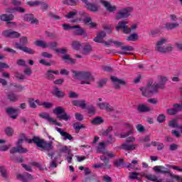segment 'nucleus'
I'll use <instances>...</instances> for the list:
<instances>
[{
  "instance_id": "nucleus-27",
  "label": "nucleus",
  "mask_w": 182,
  "mask_h": 182,
  "mask_svg": "<svg viewBox=\"0 0 182 182\" xmlns=\"http://www.w3.org/2000/svg\"><path fill=\"white\" fill-rule=\"evenodd\" d=\"M36 103L38 106H43V107H45V109H50L53 107V104L50 102H42V101H40L39 100H36Z\"/></svg>"
},
{
  "instance_id": "nucleus-42",
  "label": "nucleus",
  "mask_w": 182,
  "mask_h": 182,
  "mask_svg": "<svg viewBox=\"0 0 182 182\" xmlns=\"http://www.w3.org/2000/svg\"><path fill=\"white\" fill-rule=\"evenodd\" d=\"M54 95L56 97H65V92L59 90L58 87H54Z\"/></svg>"
},
{
  "instance_id": "nucleus-12",
  "label": "nucleus",
  "mask_w": 182,
  "mask_h": 182,
  "mask_svg": "<svg viewBox=\"0 0 182 182\" xmlns=\"http://www.w3.org/2000/svg\"><path fill=\"white\" fill-rule=\"evenodd\" d=\"M97 107H99L100 110H106V112H114V108L107 102L97 103Z\"/></svg>"
},
{
  "instance_id": "nucleus-57",
  "label": "nucleus",
  "mask_w": 182,
  "mask_h": 182,
  "mask_svg": "<svg viewBox=\"0 0 182 182\" xmlns=\"http://www.w3.org/2000/svg\"><path fill=\"white\" fill-rule=\"evenodd\" d=\"M36 100H33V98L28 99V104L30 105V107L32 109H36Z\"/></svg>"
},
{
  "instance_id": "nucleus-36",
  "label": "nucleus",
  "mask_w": 182,
  "mask_h": 182,
  "mask_svg": "<svg viewBox=\"0 0 182 182\" xmlns=\"http://www.w3.org/2000/svg\"><path fill=\"white\" fill-rule=\"evenodd\" d=\"M92 46L86 43L82 48V55H89V53L92 52Z\"/></svg>"
},
{
  "instance_id": "nucleus-3",
  "label": "nucleus",
  "mask_w": 182,
  "mask_h": 182,
  "mask_svg": "<svg viewBox=\"0 0 182 182\" xmlns=\"http://www.w3.org/2000/svg\"><path fill=\"white\" fill-rule=\"evenodd\" d=\"M53 112L57 116L56 117L59 120H65V122H68L71 119L70 115H69L68 113L65 110V108L62 107H56L53 110Z\"/></svg>"
},
{
  "instance_id": "nucleus-47",
  "label": "nucleus",
  "mask_w": 182,
  "mask_h": 182,
  "mask_svg": "<svg viewBox=\"0 0 182 182\" xmlns=\"http://www.w3.org/2000/svg\"><path fill=\"white\" fill-rule=\"evenodd\" d=\"M11 86H13V87H16V92H22L25 89V87H23L22 85H19L17 83H11Z\"/></svg>"
},
{
  "instance_id": "nucleus-22",
  "label": "nucleus",
  "mask_w": 182,
  "mask_h": 182,
  "mask_svg": "<svg viewBox=\"0 0 182 182\" xmlns=\"http://www.w3.org/2000/svg\"><path fill=\"white\" fill-rule=\"evenodd\" d=\"M61 59L63 60L64 63H68L70 65H75V63H76V60L70 58V55L68 54L63 55Z\"/></svg>"
},
{
  "instance_id": "nucleus-19",
  "label": "nucleus",
  "mask_w": 182,
  "mask_h": 182,
  "mask_svg": "<svg viewBox=\"0 0 182 182\" xmlns=\"http://www.w3.org/2000/svg\"><path fill=\"white\" fill-rule=\"evenodd\" d=\"M105 38H106V32L100 31L97 33V36L94 38V42L97 43H105Z\"/></svg>"
},
{
  "instance_id": "nucleus-18",
  "label": "nucleus",
  "mask_w": 182,
  "mask_h": 182,
  "mask_svg": "<svg viewBox=\"0 0 182 182\" xmlns=\"http://www.w3.org/2000/svg\"><path fill=\"white\" fill-rule=\"evenodd\" d=\"M137 147H139L138 144H130L129 141H126L122 144V149H123V150H126L127 151H133V150H136Z\"/></svg>"
},
{
  "instance_id": "nucleus-21",
  "label": "nucleus",
  "mask_w": 182,
  "mask_h": 182,
  "mask_svg": "<svg viewBox=\"0 0 182 182\" xmlns=\"http://www.w3.org/2000/svg\"><path fill=\"white\" fill-rule=\"evenodd\" d=\"M85 4L86 8L92 12H97V6L96 4L89 3L87 0H80Z\"/></svg>"
},
{
  "instance_id": "nucleus-51",
  "label": "nucleus",
  "mask_w": 182,
  "mask_h": 182,
  "mask_svg": "<svg viewBox=\"0 0 182 182\" xmlns=\"http://www.w3.org/2000/svg\"><path fill=\"white\" fill-rule=\"evenodd\" d=\"M112 132H113V127H108L106 130L102 132V136H109Z\"/></svg>"
},
{
  "instance_id": "nucleus-2",
  "label": "nucleus",
  "mask_w": 182,
  "mask_h": 182,
  "mask_svg": "<svg viewBox=\"0 0 182 182\" xmlns=\"http://www.w3.org/2000/svg\"><path fill=\"white\" fill-rule=\"evenodd\" d=\"M167 42H168V40H167L166 38H162L159 40L156 43L155 50L160 52L161 53H167L168 52H171V50H173V46H171V44L164 46Z\"/></svg>"
},
{
  "instance_id": "nucleus-35",
  "label": "nucleus",
  "mask_w": 182,
  "mask_h": 182,
  "mask_svg": "<svg viewBox=\"0 0 182 182\" xmlns=\"http://www.w3.org/2000/svg\"><path fill=\"white\" fill-rule=\"evenodd\" d=\"M33 44L36 46H38L40 48H48V43H46L42 40H37V41H34Z\"/></svg>"
},
{
  "instance_id": "nucleus-10",
  "label": "nucleus",
  "mask_w": 182,
  "mask_h": 182,
  "mask_svg": "<svg viewBox=\"0 0 182 182\" xmlns=\"http://www.w3.org/2000/svg\"><path fill=\"white\" fill-rule=\"evenodd\" d=\"M111 80L114 85V89L117 90H120V85L122 86H126V81L124 80H120L116 76H111Z\"/></svg>"
},
{
  "instance_id": "nucleus-45",
  "label": "nucleus",
  "mask_w": 182,
  "mask_h": 182,
  "mask_svg": "<svg viewBox=\"0 0 182 182\" xmlns=\"http://www.w3.org/2000/svg\"><path fill=\"white\" fill-rule=\"evenodd\" d=\"M4 132L6 134V136H9V137H12V136H14V129H12V127H6L4 129Z\"/></svg>"
},
{
  "instance_id": "nucleus-1",
  "label": "nucleus",
  "mask_w": 182,
  "mask_h": 182,
  "mask_svg": "<svg viewBox=\"0 0 182 182\" xmlns=\"http://www.w3.org/2000/svg\"><path fill=\"white\" fill-rule=\"evenodd\" d=\"M34 143L36 144L37 147L41 149V150H44L46 151H50L53 150V142L52 141H46L45 139H40L38 136H33L32 139H28V143Z\"/></svg>"
},
{
  "instance_id": "nucleus-59",
  "label": "nucleus",
  "mask_w": 182,
  "mask_h": 182,
  "mask_svg": "<svg viewBox=\"0 0 182 182\" xmlns=\"http://www.w3.org/2000/svg\"><path fill=\"white\" fill-rule=\"evenodd\" d=\"M145 178H147V180H149L151 181H157V176L156 175H146Z\"/></svg>"
},
{
  "instance_id": "nucleus-9",
  "label": "nucleus",
  "mask_w": 182,
  "mask_h": 182,
  "mask_svg": "<svg viewBox=\"0 0 182 182\" xmlns=\"http://www.w3.org/2000/svg\"><path fill=\"white\" fill-rule=\"evenodd\" d=\"M74 30L73 31V35L75 36H82V38H87V33H86V31L83 29V28L80 27L79 25L74 26Z\"/></svg>"
},
{
  "instance_id": "nucleus-25",
  "label": "nucleus",
  "mask_w": 182,
  "mask_h": 182,
  "mask_svg": "<svg viewBox=\"0 0 182 182\" xmlns=\"http://www.w3.org/2000/svg\"><path fill=\"white\" fill-rule=\"evenodd\" d=\"M1 21L4 22H9V21H14L15 19V16L14 14H1L0 16Z\"/></svg>"
},
{
  "instance_id": "nucleus-15",
  "label": "nucleus",
  "mask_w": 182,
  "mask_h": 182,
  "mask_svg": "<svg viewBox=\"0 0 182 182\" xmlns=\"http://www.w3.org/2000/svg\"><path fill=\"white\" fill-rule=\"evenodd\" d=\"M16 178L22 182H28L31 180H33V176L29 173H25L24 174H17Z\"/></svg>"
},
{
  "instance_id": "nucleus-7",
  "label": "nucleus",
  "mask_w": 182,
  "mask_h": 182,
  "mask_svg": "<svg viewBox=\"0 0 182 182\" xmlns=\"http://www.w3.org/2000/svg\"><path fill=\"white\" fill-rule=\"evenodd\" d=\"M39 117H41V119H45L47 120L50 124H55V126H59L60 127H62V124H60V122H58L56 119L52 118L48 112H41L39 114Z\"/></svg>"
},
{
  "instance_id": "nucleus-29",
  "label": "nucleus",
  "mask_w": 182,
  "mask_h": 182,
  "mask_svg": "<svg viewBox=\"0 0 182 182\" xmlns=\"http://www.w3.org/2000/svg\"><path fill=\"white\" fill-rule=\"evenodd\" d=\"M73 106H77L78 107H82V109H86V101L82 100H73L72 102Z\"/></svg>"
},
{
  "instance_id": "nucleus-30",
  "label": "nucleus",
  "mask_w": 182,
  "mask_h": 182,
  "mask_svg": "<svg viewBox=\"0 0 182 182\" xmlns=\"http://www.w3.org/2000/svg\"><path fill=\"white\" fill-rule=\"evenodd\" d=\"M140 90L142 92V95L145 97H150V96H152L153 95L150 87H147L146 88H140Z\"/></svg>"
},
{
  "instance_id": "nucleus-16",
  "label": "nucleus",
  "mask_w": 182,
  "mask_h": 182,
  "mask_svg": "<svg viewBox=\"0 0 182 182\" xmlns=\"http://www.w3.org/2000/svg\"><path fill=\"white\" fill-rule=\"evenodd\" d=\"M158 85H159L160 89H165L166 83L168 82V77L164 75H158L157 76Z\"/></svg>"
},
{
  "instance_id": "nucleus-60",
  "label": "nucleus",
  "mask_w": 182,
  "mask_h": 182,
  "mask_svg": "<svg viewBox=\"0 0 182 182\" xmlns=\"http://www.w3.org/2000/svg\"><path fill=\"white\" fill-rule=\"evenodd\" d=\"M60 153H67V154H70L71 151L67 146H65L60 149Z\"/></svg>"
},
{
  "instance_id": "nucleus-41",
  "label": "nucleus",
  "mask_w": 182,
  "mask_h": 182,
  "mask_svg": "<svg viewBox=\"0 0 182 182\" xmlns=\"http://www.w3.org/2000/svg\"><path fill=\"white\" fill-rule=\"evenodd\" d=\"M72 48L75 50H80V49H82V43H80V41H74L72 43Z\"/></svg>"
},
{
  "instance_id": "nucleus-32",
  "label": "nucleus",
  "mask_w": 182,
  "mask_h": 182,
  "mask_svg": "<svg viewBox=\"0 0 182 182\" xmlns=\"http://www.w3.org/2000/svg\"><path fill=\"white\" fill-rule=\"evenodd\" d=\"M180 26V23H166L165 24L166 29L168 31H172V29H176V28H178Z\"/></svg>"
},
{
  "instance_id": "nucleus-56",
  "label": "nucleus",
  "mask_w": 182,
  "mask_h": 182,
  "mask_svg": "<svg viewBox=\"0 0 182 182\" xmlns=\"http://www.w3.org/2000/svg\"><path fill=\"white\" fill-rule=\"evenodd\" d=\"M18 112V109H15L14 107H9L6 109V113L8 114H15V113Z\"/></svg>"
},
{
  "instance_id": "nucleus-40",
  "label": "nucleus",
  "mask_w": 182,
  "mask_h": 182,
  "mask_svg": "<svg viewBox=\"0 0 182 182\" xmlns=\"http://www.w3.org/2000/svg\"><path fill=\"white\" fill-rule=\"evenodd\" d=\"M7 99L10 102H18V95L14 92H9L7 93Z\"/></svg>"
},
{
  "instance_id": "nucleus-5",
  "label": "nucleus",
  "mask_w": 182,
  "mask_h": 182,
  "mask_svg": "<svg viewBox=\"0 0 182 182\" xmlns=\"http://www.w3.org/2000/svg\"><path fill=\"white\" fill-rule=\"evenodd\" d=\"M153 170H154V171H156V173H162V174H169V176L175 180H181L180 176L177 175H173V173H170V170L167 169L164 166H156L153 168Z\"/></svg>"
},
{
  "instance_id": "nucleus-4",
  "label": "nucleus",
  "mask_w": 182,
  "mask_h": 182,
  "mask_svg": "<svg viewBox=\"0 0 182 182\" xmlns=\"http://www.w3.org/2000/svg\"><path fill=\"white\" fill-rule=\"evenodd\" d=\"M133 12V7H126L119 10L116 16V19H124L129 18L130 14Z\"/></svg>"
},
{
  "instance_id": "nucleus-14",
  "label": "nucleus",
  "mask_w": 182,
  "mask_h": 182,
  "mask_svg": "<svg viewBox=\"0 0 182 182\" xmlns=\"http://www.w3.org/2000/svg\"><path fill=\"white\" fill-rule=\"evenodd\" d=\"M55 75H59V70H48L44 74V76L47 80H55L56 77Z\"/></svg>"
},
{
  "instance_id": "nucleus-37",
  "label": "nucleus",
  "mask_w": 182,
  "mask_h": 182,
  "mask_svg": "<svg viewBox=\"0 0 182 182\" xmlns=\"http://www.w3.org/2000/svg\"><path fill=\"white\" fill-rule=\"evenodd\" d=\"M151 88V92H152V95H154V93H159V89H160V85H159V82H154V84L149 87Z\"/></svg>"
},
{
  "instance_id": "nucleus-62",
  "label": "nucleus",
  "mask_w": 182,
  "mask_h": 182,
  "mask_svg": "<svg viewBox=\"0 0 182 182\" xmlns=\"http://www.w3.org/2000/svg\"><path fill=\"white\" fill-rule=\"evenodd\" d=\"M14 76L16 77V79H18V80H23V79L26 78L25 75L18 72L14 73Z\"/></svg>"
},
{
  "instance_id": "nucleus-17",
  "label": "nucleus",
  "mask_w": 182,
  "mask_h": 182,
  "mask_svg": "<svg viewBox=\"0 0 182 182\" xmlns=\"http://www.w3.org/2000/svg\"><path fill=\"white\" fill-rule=\"evenodd\" d=\"M15 48L25 52L26 53H28L29 55H33L35 53V50H33L32 48L26 46H22L21 44H19V43H15Z\"/></svg>"
},
{
  "instance_id": "nucleus-48",
  "label": "nucleus",
  "mask_w": 182,
  "mask_h": 182,
  "mask_svg": "<svg viewBox=\"0 0 182 182\" xmlns=\"http://www.w3.org/2000/svg\"><path fill=\"white\" fill-rule=\"evenodd\" d=\"M76 15H77V11L74 10L73 11H70L67 15H65V18L68 19H72L73 18H75Z\"/></svg>"
},
{
  "instance_id": "nucleus-61",
  "label": "nucleus",
  "mask_w": 182,
  "mask_h": 182,
  "mask_svg": "<svg viewBox=\"0 0 182 182\" xmlns=\"http://www.w3.org/2000/svg\"><path fill=\"white\" fill-rule=\"evenodd\" d=\"M27 4L28 6H39L41 5V1H28Z\"/></svg>"
},
{
  "instance_id": "nucleus-46",
  "label": "nucleus",
  "mask_w": 182,
  "mask_h": 182,
  "mask_svg": "<svg viewBox=\"0 0 182 182\" xmlns=\"http://www.w3.org/2000/svg\"><path fill=\"white\" fill-rule=\"evenodd\" d=\"M137 39H139V35H137V33H132L127 37V41H132V42H136Z\"/></svg>"
},
{
  "instance_id": "nucleus-13",
  "label": "nucleus",
  "mask_w": 182,
  "mask_h": 182,
  "mask_svg": "<svg viewBox=\"0 0 182 182\" xmlns=\"http://www.w3.org/2000/svg\"><path fill=\"white\" fill-rule=\"evenodd\" d=\"M25 22H31V25H39V20L33 16V14H25L23 17Z\"/></svg>"
},
{
  "instance_id": "nucleus-39",
  "label": "nucleus",
  "mask_w": 182,
  "mask_h": 182,
  "mask_svg": "<svg viewBox=\"0 0 182 182\" xmlns=\"http://www.w3.org/2000/svg\"><path fill=\"white\" fill-rule=\"evenodd\" d=\"M138 164L139 162L137 161L133 160L131 164H128L127 166H125V167H127V168H131L132 170L137 171L139 170V168L136 166V164Z\"/></svg>"
},
{
  "instance_id": "nucleus-31",
  "label": "nucleus",
  "mask_w": 182,
  "mask_h": 182,
  "mask_svg": "<svg viewBox=\"0 0 182 182\" xmlns=\"http://www.w3.org/2000/svg\"><path fill=\"white\" fill-rule=\"evenodd\" d=\"M106 144L103 142H100L99 145L96 148L97 153H102V154H105V151H107V150L105 149Z\"/></svg>"
},
{
  "instance_id": "nucleus-38",
  "label": "nucleus",
  "mask_w": 182,
  "mask_h": 182,
  "mask_svg": "<svg viewBox=\"0 0 182 182\" xmlns=\"http://www.w3.org/2000/svg\"><path fill=\"white\" fill-rule=\"evenodd\" d=\"M104 6H105V8H107L109 12H114V11H116L117 9V7H116L115 6H112V4H110V3H109L108 1H104Z\"/></svg>"
},
{
  "instance_id": "nucleus-50",
  "label": "nucleus",
  "mask_w": 182,
  "mask_h": 182,
  "mask_svg": "<svg viewBox=\"0 0 182 182\" xmlns=\"http://www.w3.org/2000/svg\"><path fill=\"white\" fill-rule=\"evenodd\" d=\"M82 72L73 70V77L77 79V80H80Z\"/></svg>"
},
{
  "instance_id": "nucleus-34",
  "label": "nucleus",
  "mask_w": 182,
  "mask_h": 182,
  "mask_svg": "<svg viewBox=\"0 0 182 182\" xmlns=\"http://www.w3.org/2000/svg\"><path fill=\"white\" fill-rule=\"evenodd\" d=\"M73 129L75 130V133H79L80 132V129H85L86 127L83 124H80L79 122H75L73 124Z\"/></svg>"
},
{
  "instance_id": "nucleus-52",
  "label": "nucleus",
  "mask_w": 182,
  "mask_h": 182,
  "mask_svg": "<svg viewBox=\"0 0 182 182\" xmlns=\"http://www.w3.org/2000/svg\"><path fill=\"white\" fill-rule=\"evenodd\" d=\"M137 176H139L137 172H131L129 173V178L131 180H140Z\"/></svg>"
},
{
  "instance_id": "nucleus-23",
  "label": "nucleus",
  "mask_w": 182,
  "mask_h": 182,
  "mask_svg": "<svg viewBox=\"0 0 182 182\" xmlns=\"http://www.w3.org/2000/svg\"><path fill=\"white\" fill-rule=\"evenodd\" d=\"M172 109H168L166 110L168 114H170V116H174V114H177V113H178V112L181 111L180 109V108L178 107V104H174L173 105Z\"/></svg>"
},
{
  "instance_id": "nucleus-20",
  "label": "nucleus",
  "mask_w": 182,
  "mask_h": 182,
  "mask_svg": "<svg viewBox=\"0 0 182 182\" xmlns=\"http://www.w3.org/2000/svg\"><path fill=\"white\" fill-rule=\"evenodd\" d=\"M56 130L62 136L63 140H73V136H72L70 134L63 131L61 128L57 127Z\"/></svg>"
},
{
  "instance_id": "nucleus-58",
  "label": "nucleus",
  "mask_w": 182,
  "mask_h": 182,
  "mask_svg": "<svg viewBox=\"0 0 182 182\" xmlns=\"http://www.w3.org/2000/svg\"><path fill=\"white\" fill-rule=\"evenodd\" d=\"M130 134H133V130H130L128 132H124L119 134L120 139H126V137L130 136Z\"/></svg>"
},
{
  "instance_id": "nucleus-11",
  "label": "nucleus",
  "mask_w": 182,
  "mask_h": 182,
  "mask_svg": "<svg viewBox=\"0 0 182 182\" xmlns=\"http://www.w3.org/2000/svg\"><path fill=\"white\" fill-rule=\"evenodd\" d=\"M2 35L3 36H5V38H11V39L21 38V33L18 31H13L11 30H6L3 31Z\"/></svg>"
},
{
  "instance_id": "nucleus-49",
  "label": "nucleus",
  "mask_w": 182,
  "mask_h": 182,
  "mask_svg": "<svg viewBox=\"0 0 182 182\" xmlns=\"http://www.w3.org/2000/svg\"><path fill=\"white\" fill-rule=\"evenodd\" d=\"M63 5H71L75 6L77 2L76 0H63Z\"/></svg>"
},
{
  "instance_id": "nucleus-53",
  "label": "nucleus",
  "mask_w": 182,
  "mask_h": 182,
  "mask_svg": "<svg viewBox=\"0 0 182 182\" xmlns=\"http://www.w3.org/2000/svg\"><path fill=\"white\" fill-rule=\"evenodd\" d=\"M58 47V43L57 42H49L47 43V48H49V49H53L55 50V48Z\"/></svg>"
},
{
  "instance_id": "nucleus-43",
  "label": "nucleus",
  "mask_w": 182,
  "mask_h": 182,
  "mask_svg": "<svg viewBox=\"0 0 182 182\" xmlns=\"http://www.w3.org/2000/svg\"><path fill=\"white\" fill-rule=\"evenodd\" d=\"M105 121L103 119L100 117H97L94 118L92 121L91 123L92 124H102Z\"/></svg>"
},
{
  "instance_id": "nucleus-63",
  "label": "nucleus",
  "mask_w": 182,
  "mask_h": 182,
  "mask_svg": "<svg viewBox=\"0 0 182 182\" xmlns=\"http://www.w3.org/2000/svg\"><path fill=\"white\" fill-rule=\"evenodd\" d=\"M166 120V116L164 114H161L157 117V122L159 123H163Z\"/></svg>"
},
{
  "instance_id": "nucleus-64",
  "label": "nucleus",
  "mask_w": 182,
  "mask_h": 182,
  "mask_svg": "<svg viewBox=\"0 0 182 182\" xmlns=\"http://www.w3.org/2000/svg\"><path fill=\"white\" fill-rule=\"evenodd\" d=\"M20 43L21 45H27L28 43V37L26 36H22L21 38H20Z\"/></svg>"
},
{
  "instance_id": "nucleus-44",
  "label": "nucleus",
  "mask_w": 182,
  "mask_h": 182,
  "mask_svg": "<svg viewBox=\"0 0 182 182\" xmlns=\"http://www.w3.org/2000/svg\"><path fill=\"white\" fill-rule=\"evenodd\" d=\"M40 5L42 12H46V11L49 10V4H48V3L40 1Z\"/></svg>"
},
{
  "instance_id": "nucleus-28",
  "label": "nucleus",
  "mask_w": 182,
  "mask_h": 182,
  "mask_svg": "<svg viewBox=\"0 0 182 182\" xmlns=\"http://www.w3.org/2000/svg\"><path fill=\"white\" fill-rule=\"evenodd\" d=\"M83 182H100V181L96 174L92 173L90 176H86Z\"/></svg>"
},
{
  "instance_id": "nucleus-33",
  "label": "nucleus",
  "mask_w": 182,
  "mask_h": 182,
  "mask_svg": "<svg viewBox=\"0 0 182 182\" xmlns=\"http://www.w3.org/2000/svg\"><path fill=\"white\" fill-rule=\"evenodd\" d=\"M113 164H114V167L121 168V167L124 166V159H116L114 161Z\"/></svg>"
},
{
  "instance_id": "nucleus-26",
  "label": "nucleus",
  "mask_w": 182,
  "mask_h": 182,
  "mask_svg": "<svg viewBox=\"0 0 182 182\" xmlns=\"http://www.w3.org/2000/svg\"><path fill=\"white\" fill-rule=\"evenodd\" d=\"M137 110L141 113H147L151 112V107L146 106V105H139L137 107Z\"/></svg>"
},
{
  "instance_id": "nucleus-24",
  "label": "nucleus",
  "mask_w": 182,
  "mask_h": 182,
  "mask_svg": "<svg viewBox=\"0 0 182 182\" xmlns=\"http://www.w3.org/2000/svg\"><path fill=\"white\" fill-rule=\"evenodd\" d=\"M100 160L104 161V164H102L103 170H110L112 168V165H110L109 159L106 156H100Z\"/></svg>"
},
{
  "instance_id": "nucleus-55",
  "label": "nucleus",
  "mask_w": 182,
  "mask_h": 182,
  "mask_svg": "<svg viewBox=\"0 0 182 182\" xmlns=\"http://www.w3.org/2000/svg\"><path fill=\"white\" fill-rule=\"evenodd\" d=\"M114 141H116V139L113 137V135H109L105 144H113Z\"/></svg>"
},
{
  "instance_id": "nucleus-6",
  "label": "nucleus",
  "mask_w": 182,
  "mask_h": 182,
  "mask_svg": "<svg viewBox=\"0 0 182 182\" xmlns=\"http://www.w3.org/2000/svg\"><path fill=\"white\" fill-rule=\"evenodd\" d=\"M93 80L94 78L92 73L85 71L82 72L81 77L80 79V80H81V85H90V82Z\"/></svg>"
},
{
  "instance_id": "nucleus-54",
  "label": "nucleus",
  "mask_w": 182,
  "mask_h": 182,
  "mask_svg": "<svg viewBox=\"0 0 182 182\" xmlns=\"http://www.w3.org/2000/svg\"><path fill=\"white\" fill-rule=\"evenodd\" d=\"M169 127H178L180 129V127L178 126V124H177V119H173L168 122Z\"/></svg>"
},
{
  "instance_id": "nucleus-8",
  "label": "nucleus",
  "mask_w": 182,
  "mask_h": 182,
  "mask_svg": "<svg viewBox=\"0 0 182 182\" xmlns=\"http://www.w3.org/2000/svg\"><path fill=\"white\" fill-rule=\"evenodd\" d=\"M128 22L127 21H121L118 23V25L116 26L117 31L122 29L123 33H130L132 29L127 26Z\"/></svg>"
}]
</instances>
